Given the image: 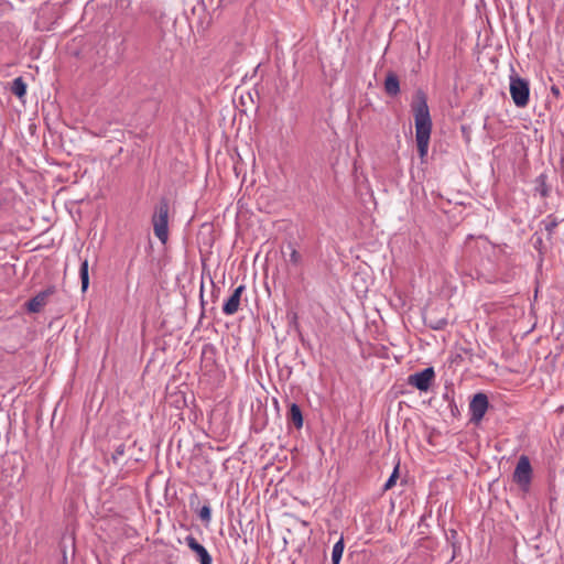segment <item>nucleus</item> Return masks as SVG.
<instances>
[{"mask_svg": "<svg viewBox=\"0 0 564 564\" xmlns=\"http://www.w3.org/2000/svg\"><path fill=\"white\" fill-rule=\"evenodd\" d=\"M153 230L156 238L165 243L169 238V202L163 198L155 207L152 217Z\"/></svg>", "mask_w": 564, "mask_h": 564, "instance_id": "obj_2", "label": "nucleus"}, {"mask_svg": "<svg viewBox=\"0 0 564 564\" xmlns=\"http://www.w3.org/2000/svg\"><path fill=\"white\" fill-rule=\"evenodd\" d=\"M398 477H399V464H397V466L394 467L392 474L390 475V477L386 481V484L383 486V489L384 490L391 489L395 485V481H397Z\"/></svg>", "mask_w": 564, "mask_h": 564, "instance_id": "obj_17", "label": "nucleus"}, {"mask_svg": "<svg viewBox=\"0 0 564 564\" xmlns=\"http://www.w3.org/2000/svg\"><path fill=\"white\" fill-rule=\"evenodd\" d=\"M123 453H124V446L123 445L118 446L115 451L113 459H117L118 456H122Z\"/></svg>", "mask_w": 564, "mask_h": 564, "instance_id": "obj_18", "label": "nucleus"}, {"mask_svg": "<svg viewBox=\"0 0 564 564\" xmlns=\"http://www.w3.org/2000/svg\"><path fill=\"white\" fill-rule=\"evenodd\" d=\"M551 93L553 96H555L556 98H558L561 96V89L556 86V85H553L551 87Z\"/></svg>", "mask_w": 564, "mask_h": 564, "instance_id": "obj_20", "label": "nucleus"}, {"mask_svg": "<svg viewBox=\"0 0 564 564\" xmlns=\"http://www.w3.org/2000/svg\"><path fill=\"white\" fill-rule=\"evenodd\" d=\"M198 517L205 523H209L210 522V520H212V509H210L209 505H204L199 509Z\"/></svg>", "mask_w": 564, "mask_h": 564, "instance_id": "obj_16", "label": "nucleus"}, {"mask_svg": "<svg viewBox=\"0 0 564 564\" xmlns=\"http://www.w3.org/2000/svg\"><path fill=\"white\" fill-rule=\"evenodd\" d=\"M345 544L344 539L340 538L333 546L332 551V562L333 564H339L343 553H344Z\"/></svg>", "mask_w": 564, "mask_h": 564, "instance_id": "obj_13", "label": "nucleus"}, {"mask_svg": "<svg viewBox=\"0 0 564 564\" xmlns=\"http://www.w3.org/2000/svg\"><path fill=\"white\" fill-rule=\"evenodd\" d=\"M186 545L196 554L200 564H212L213 558L207 549L200 544L193 535L185 538Z\"/></svg>", "mask_w": 564, "mask_h": 564, "instance_id": "obj_7", "label": "nucleus"}, {"mask_svg": "<svg viewBox=\"0 0 564 564\" xmlns=\"http://www.w3.org/2000/svg\"><path fill=\"white\" fill-rule=\"evenodd\" d=\"M288 419L296 429H301L303 426V415L300 406L296 403H292L290 405Z\"/></svg>", "mask_w": 564, "mask_h": 564, "instance_id": "obj_11", "label": "nucleus"}, {"mask_svg": "<svg viewBox=\"0 0 564 564\" xmlns=\"http://www.w3.org/2000/svg\"><path fill=\"white\" fill-rule=\"evenodd\" d=\"M289 248L291 251L288 259V263L293 267H299L302 263L301 253L292 245H289Z\"/></svg>", "mask_w": 564, "mask_h": 564, "instance_id": "obj_15", "label": "nucleus"}, {"mask_svg": "<svg viewBox=\"0 0 564 564\" xmlns=\"http://www.w3.org/2000/svg\"><path fill=\"white\" fill-rule=\"evenodd\" d=\"M11 93L19 98H22L26 94V84L22 77H17L13 79L11 85Z\"/></svg>", "mask_w": 564, "mask_h": 564, "instance_id": "obj_12", "label": "nucleus"}, {"mask_svg": "<svg viewBox=\"0 0 564 564\" xmlns=\"http://www.w3.org/2000/svg\"><path fill=\"white\" fill-rule=\"evenodd\" d=\"M246 286L239 285L235 289L229 299L224 303L223 313L227 316L234 315L238 312L240 306L241 294L245 292Z\"/></svg>", "mask_w": 564, "mask_h": 564, "instance_id": "obj_8", "label": "nucleus"}, {"mask_svg": "<svg viewBox=\"0 0 564 564\" xmlns=\"http://www.w3.org/2000/svg\"><path fill=\"white\" fill-rule=\"evenodd\" d=\"M510 95L517 107L523 108L528 105L530 98V86L527 79L518 75L510 76Z\"/></svg>", "mask_w": 564, "mask_h": 564, "instance_id": "obj_3", "label": "nucleus"}, {"mask_svg": "<svg viewBox=\"0 0 564 564\" xmlns=\"http://www.w3.org/2000/svg\"><path fill=\"white\" fill-rule=\"evenodd\" d=\"M435 377L434 369L432 367L425 368L422 371L410 375L408 383L415 387L420 391H427Z\"/></svg>", "mask_w": 564, "mask_h": 564, "instance_id": "obj_6", "label": "nucleus"}, {"mask_svg": "<svg viewBox=\"0 0 564 564\" xmlns=\"http://www.w3.org/2000/svg\"><path fill=\"white\" fill-rule=\"evenodd\" d=\"M79 275L82 281V291L85 292L89 285L88 260L85 259L80 263Z\"/></svg>", "mask_w": 564, "mask_h": 564, "instance_id": "obj_14", "label": "nucleus"}, {"mask_svg": "<svg viewBox=\"0 0 564 564\" xmlns=\"http://www.w3.org/2000/svg\"><path fill=\"white\" fill-rule=\"evenodd\" d=\"M488 398L485 393H477L469 403L471 423H479L488 410Z\"/></svg>", "mask_w": 564, "mask_h": 564, "instance_id": "obj_5", "label": "nucleus"}, {"mask_svg": "<svg viewBox=\"0 0 564 564\" xmlns=\"http://www.w3.org/2000/svg\"><path fill=\"white\" fill-rule=\"evenodd\" d=\"M48 294V291H43L36 294L34 297H32L26 304L28 311L31 313L40 312L42 307L46 304Z\"/></svg>", "mask_w": 564, "mask_h": 564, "instance_id": "obj_9", "label": "nucleus"}, {"mask_svg": "<svg viewBox=\"0 0 564 564\" xmlns=\"http://www.w3.org/2000/svg\"><path fill=\"white\" fill-rule=\"evenodd\" d=\"M513 480L523 491H528L532 480V467L528 456L521 455L513 471Z\"/></svg>", "mask_w": 564, "mask_h": 564, "instance_id": "obj_4", "label": "nucleus"}, {"mask_svg": "<svg viewBox=\"0 0 564 564\" xmlns=\"http://www.w3.org/2000/svg\"><path fill=\"white\" fill-rule=\"evenodd\" d=\"M412 110L415 121V139L421 159L427 155L430 138L432 132V119L427 106L426 97L419 93L416 100L412 104Z\"/></svg>", "mask_w": 564, "mask_h": 564, "instance_id": "obj_1", "label": "nucleus"}, {"mask_svg": "<svg viewBox=\"0 0 564 564\" xmlns=\"http://www.w3.org/2000/svg\"><path fill=\"white\" fill-rule=\"evenodd\" d=\"M384 90L390 96H397L400 93L399 78L394 73H389L384 80Z\"/></svg>", "mask_w": 564, "mask_h": 564, "instance_id": "obj_10", "label": "nucleus"}, {"mask_svg": "<svg viewBox=\"0 0 564 564\" xmlns=\"http://www.w3.org/2000/svg\"><path fill=\"white\" fill-rule=\"evenodd\" d=\"M556 226H557V223L555 220H552L551 223L545 225V229L549 232H553V230L555 229Z\"/></svg>", "mask_w": 564, "mask_h": 564, "instance_id": "obj_19", "label": "nucleus"}]
</instances>
